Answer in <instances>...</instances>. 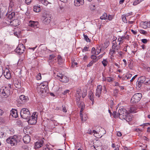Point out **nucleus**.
Instances as JSON below:
<instances>
[{
    "label": "nucleus",
    "instance_id": "603ef678",
    "mask_svg": "<svg viewBox=\"0 0 150 150\" xmlns=\"http://www.w3.org/2000/svg\"><path fill=\"white\" fill-rule=\"evenodd\" d=\"M95 62L93 61H91L90 63L87 65V67H90L93 65L95 63Z\"/></svg>",
    "mask_w": 150,
    "mask_h": 150
},
{
    "label": "nucleus",
    "instance_id": "b1692460",
    "mask_svg": "<svg viewBox=\"0 0 150 150\" xmlns=\"http://www.w3.org/2000/svg\"><path fill=\"white\" fill-rule=\"evenodd\" d=\"M4 75L5 78L7 79H10L11 77V74L8 71H7L6 72H4Z\"/></svg>",
    "mask_w": 150,
    "mask_h": 150
},
{
    "label": "nucleus",
    "instance_id": "c85d7f7f",
    "mask_svg": "<svg viewBox=\"0 0 150 150\" xmlns=\"http://www.w3.org/2000/svg\"><path fill=\"white\" fill-rule=\"evenodd\" d=\"M76 97V101L77 103V104L78 105L79 107H80V105H81V104L83 103L82 102H80V99L81 97Z\"/></svg>",
    "mask_w": 150,
    "mask_h": 150
},
{
    "label": "nucleus",
    "instance_id": "473e14b6",
    "mask_svg": "<svg viewBox=\"0 0 150 150\" xmlns=\"http://www.w3.org/2000/svg\"><path fill=\"white\" fill-rule=\"evenodd\" d=\"M138 80L141 82V83H144L146 80V77L144 76H142L139 77L138 79Z\"/></svg>",
    "mask_w": 150,
    "mask_h": 150
},
{
    "label": "nucleus",
    "instance_id": "f8f14e48",
    "mask_svg": "<svg viewBox=\"0 0 150 150\" xmlns=\"http://www.w3.org/2000/svg\"><path fill=\"white\" fill-rule=\"evenodd\" d=\"M102 89V86L101 85H98L97 86L96 96L99 98L100 96Z\"/></svg>",
    "mask_w": 150,
    "mask_h": 150
},
{
    "label": "nucleus",
    "instance_id": "c9c22d12",
    "mask_svg": "<svg viewBox=\"0 0 150 150\" xmlns=\"http://www.w3.org/2000/svg\"><path fill=\"white\" fill-rule=\"evenodd\" d=\"M110 44L109 42L108 41L106 40L104 43L103 46V49H106L109 45Z\"/></svg>",
    "mask_w": 150,
    "mask_h": 150
},
{
    "label": "nucleus",
    "instance_id": "1a4fd4ad",
    "mask_svg": "<svg viewBox=\"0 0 150 150\" xmlns=\"http://www.w3.org/2000/svg\"><path fill=\"white\" fill-rule=\"evenodd\" d=\"M57 76L59 78V79L60 81L63 83H67L69 81V78L62 74H58Z\"/></svg>",
    "mask_w": 150,
    "mask_h": 150
},
{
    "label": "nucleus",
    "instance_id": "3c124183",
    "mask_svg": "<svg viewBox=\"0 0 150 150\" xmlns=\"http://www.w3.org/2000/svg\"><path fill=\"white\" fill-rule=\"evenodd\" d=\"M141 2L140 0H136L133 2V5L135 6L137 4H139Z\"/></svg>",
    "mask_w": 150,
    "mask_h": 150
},
{
    "label": "nucleus",
    "instance_id": "4c0bfd02",
    "mask_svg": "<svg viewBox=\"0 0 150 150\" xmlns=\"http://www.w3.org/2000/svg\"><path fill=\"white\" fill-rule=\"evenodd\" d=\"M114 80V78L111 77H107V81L109 82H112Z\"/></svg>",
    "mask_w": 150,
    "mask_h": 150
},
{
    "label": "nucleus",
    "instance_id": "4d7b16f0",
    "mask_svg": "<svg viewBox=\"0 0 150 150\" xmlns=\"http://www.w3.org/2000/svg\"><path fill=\"white\" fill-rule=\"evenodd\" d=\"M3 70L2 68L0 67V78L2 76L3 73Z\"/></svg>",
    "mask_w": 150,
    "mask_h": 150
},
{
    "label": "nucleus",
    "instance_id": "e433bc0d",
    "mask_svg": "<svg viewBox=\"0 0 150 150\" xmlns=\"http://www.w3.org/2000/svg\"><path fill=\"white\" fill-rule=\"evenodd\" d=\"M6 133H4L2 130H0V138H2L5 137Z\"/></svg>",
    "mask_w": 150,
    "mask_h": 150
},
{
    "label": "nucleus",
    "instance_id": "a211bd4d",
    "mask_svg": "<svg viewBox=\"0 0 150 150\" xmlns=\"http://www.w3.org/2000/svg\"><path fill=\"white\" fill-rule=\"evenodd\" d=\"M80 107L81 108L80 111V117L81 120H83V115L82 114L84 108L85 107V105L84 103L81 104V105H80Z\"/></svg>",
    "mask_w": 150,
    "mask_h": 150
},
{
    "label": "nucleus",
    "instance_id": "dca6fc26",
    "mask_svg": "<svg viewBox=\"0 0 150 150\" xmlns=\"http://www.w3.org/2000/svg\"><path fill=\"white\" fill-rule=\"evenodd\" d=\"M120 48H116L112 47V49H110L109 52V54L111 56H113V54H116V52H118V50Z\"/></svg>",
    "mask_w": 150,
    "mask_h": 150
},
{
    "label": "nucleus",
    "instance_id": "c756f323",
    "mask_svg": "<svg viewBox=\"0 0 150 150\" xmlns=\"http://www.w3.org/2000/svg\"><path fill=\"white\" fill-rule=\"evenodd\" d=\"M108 18L107 14L106 13H104L100 17V18L102 20H106Z\"/></svg>",
    "mask_w": 150,
    "mask_h": 150
},
{
    "label": "nucleus",
    "instance_id": "5fc2aeb1",
    "mask_svg": "<svg viewBox=\"0 0 150 150\" xmlns=\"http://www.w3.org/2000/svg\"><path fill=\"white\" fill-rule=\"evenodd\" d=\"M36 78L37 80H40L41 79V75L40 73H39L36 76Z\"/></svg>",
    "mask_w": 150,
    "mask_h": 150
},
{
    "label": "nucleus",
    "instance_id": "de8ad7c7",
    "mask_svg": "<svg viewBox=\"0 0 150 150\" xmlns=\"http://www.w3.org/2000/svg\"><path fill=\"white\" fill-rule=\"evenodd\" d=\"M96 51L95 48L93 47L92 49L91 53L93 54L96 55Z\"/></svg>",
    "mask_w": 150,
    "mask_h": 150
},
{
    "label": "nucleus",
    "instance_id": "423d86ee",
    "mask_svg": "<svg viewBox=\"0 0 150 150\" xmlns=\"http://www.w3.org/2000/svg\"><path fill=\"white\" fill-rule=\"evenodd\" d=\"M50 15L46 13H43L41 19L43 23L45 24H48L51 21Z\"/></svg>",
    "mask_w": 150,
    "mask_h": 150
},
{
    "label": "nucleus",
    "instance_id": "9d476101",
    "mask_svg": "<svg viewBox=\"0 0 150 150\" xmlns=\"http://www.w3.org/2000/svg\"><path fill=\"white\" fill-rule=\"evenodd\" d=\"M45 83V84H44V83L41 84L40 85L37 87V90L38 91L40 92V89H43L44 90L43 91V92L44 93L46 91V90L47 89V83Z\"/></svg>",
    "mask_w": 150,
    "mask_h": 150
},
{
    "label": "nucleus",
    "instance_id": "6ab92c4d",
    "mask_svg": "<svg viewBox=\"0 0 150 150\" xmlns=\"http://www.w3.org/2000/svg\"><path fill=\"white\" fill-rule=\"evenodd\" d=\"M11 114L13 117L15 118L18 116V112L16 110L12 109L11 111Z\"/></svg>",
    "mask_w": 150,
    "mask_h": 150
},
{
    "label": "nucleus",
    "instance_id": "6e6d98bb",
    "mask_svg": "<svg viewBox=\"0 0 150 150\" xmlns=\"http://www.w3.org/2000/svg\"><path fill=\"white\" fill-rule=\"evenodd\" d=\"M144 83L146 85L150 84V79H146Z\"/></svg>",
    "mask_w": 150,
    "mask_h": 150
},
{
    "label": "nucleus",
    "instance_id": "f3484780",
    "mask_svg": "<svg viewBox=\"0 0 150 150\" xmlns=\"http://www.w3.org/2000/svg\"><path fill=\"white\" fill-rule=\"evenodd\" d=\"M84 3L83 0H74V4L76 6H79Z\"/></svg>",
    "mask_w": 150,
    "mask_h": 150
},
{
    "label": "nucleus",
    "instance_id": "ddd939ff",
    "mask_svg": "<svg viewBox=\"0 0 150 150\" xmlns=\"http://www.w3.org/2000/svg\"><path fill=\"white\" fill-rule=\"evenodd\" d=\"M43 141L41 140L35 142V149L41 147L43 145Z\"/></svg>",
    "mask_w": 150,
    "mask_h": 150
},
{
    "label": "nucleus",
    "instance_id": "8fccbe9b",
    "mask_svg": "<svg viewBox=\"0 0 150 150\" xmlns=\"http://www.w3.org/2000/svg\"><path fill=\"white\" fill-rule=\"evenodd\" d=\"M93 146H94V148H95L96 150H100V146H99L96 145H95Z\"/></svg>",
    "mask_w": 150,
    "mask_h": 150
},
{
    "label": "nucleus",
    "instance_id": "052dcab7",
    "mask_svg": "<svg viewBox=\"0 0 150 150\" xmlns=\"http://www.w3.org/2000/svg\"><path fill=\"white\" fill-rule=\"evenodd\" d=\"M101 50V48H100V49H99V48H98V49H96V55H97L98 54L100 53Z\"/></svg>",
    "mask_w": 150,
    "mask_h": 150
},
{
    "label": "nucleus",
    "instance_id": "aec40b11",
    "mask_svg": "<svg viewBox=\"0 0 150 150\" xmlns=\"http://www.w3.org/2000/svg\"><path fill=\"white\" fill-rule=\"evenodd\" d=\"M82 95V91L81 88L79 87L77 89L76 94V97H81Z\"/></svg>",
    "mask_w": 150,
    "mask_h": 150
},
{
    "label": "nucleus",
    "instance_id": "c03bdc74",
    "mask_svg": "<svg viewBox=\"0 0 150 150\" xmlns=\"http://www.w3.org/2000/svg\"><path fill=\"white\" fill-rule=\"evenodd\" d=\"M83 36L84 37V38L85 40L87 42H90V40L88 37V36L87 35H85L83 34Z\"/></svg>",
    "mask_w": 150,
    "mask_h": 150
},
{
    "label": "nucleus",
    "instance_id": "cd10ccee",
    "mask_svg": "<svg viewBox=\"0 0 150 150\" xmlns=\"http://www.w3.org/2000/svg\"><path fill=\"white\" fill-rule=\"evenodd\" d=\"M95 54H93L91 56V58L92 59V61H93L95 63L97 62L98 60L97 57L95 55Z\"/></svg>",
    "mask_w": 150,
    "mask_h": 150
},
{
    "label": "nucleus",
    "instance_id": "09e8293b",
    "mask_svg": "<svg viewBox=\"0 0 150 150\" xmlns=\"http://www.w3.org/2000/svg\"><path fill=\"white\" fill-rule=\"evenodd\" d=\"M55 57V56L54 55L52 54L50 55L49 57V61H50V60L53 59Z\"/></svg>",
    "mask_w": 150,
    "mask_h": 150
},
{
    "label": "nucleus",
    "instance_id": "6e6552de",
    "mask_svg": "<svg viewBox=\"0 0 150 150\" xmlns=\"http://www.w3.org/2000/svg\"><path fill=\"white\" fill-rule=\"evenodd\" d=\"M1 90V95L5 98L8 97L10 94V91L8 87H4Z\"/></svg>",
    "mask_w": 150,
    "mask_h": 150
},
{
    "label": "nucleus",
    "instance_id": "f257e3e1",
    "mask_svg": "<svg viewBox=\"0 0 150 150\" xmlns=\"http://www.w3.org/2000/svg\"><path fill=\"white\" fill-rule=\"evenodd\" d=\"M18 137L14 135L9 137L6 139V142L11 146H15L17 144L18 142Z\"/></svg>",
    "mask_w": 150,
    "mask_h": 150
},
{
    "label": "nucleus",
    "instance_id": "ea45409f",
    "mask_svg": "<svg viewBox=\"0 0 150 150\" xmlns=\"http://www.w3.org/2000/svg\"><path fill=\"white\" fill-rule=\"evenodd\" d=\"M41 91L40 92L39 91H38V93H39L40 95H41L42 96H45L47 94L46 91H45V92H43V91L44 90L43 89H40Z\"/></svg>",
    "mask_w": 150,
    "mask_h": 150
},
{
    "label": "nucleus",
    "instance_id": "a18cd8bd",
    "mask_svg": "<svg viewBox=\"0 0 150 150\" xmlns=\"http://www.w3.org/2000/svg\"><path fill=\"white\" fill-rule=\"evenodd\" d=\"M114 117L115 118H117L119 117V114L118 112H114Z\"/></svg>",
    "mask_w": 150,
    "mask_h": 150
},
{
    "label": "nucleus",
    "instance_id": "7c9ffc66",
    "mask_svg": "<svg viewBox=\"0 0 150 150\" xmlns=\"http://www.w3.org/2000/svg\"><path fill=\"white\" fill-rule=\"evenodd\" d=\"M19 99L23 103L25 102L27 100V99L25 98V96L23 95H21L20 96Z\"/></svg>",
    "mask_w": 150,
    "mask_h": 150
},
{
    "label": "nucleus",
    "instance_id": "f03ea898",
    "mask_svg": "<svg viewBox=\"0 0 150 150\" xmlns=\"http://www.w3.org/2000/svg\"><path fill=\"white\" fill-rule=\"evenodd\" d=\"M20 115L22 118L25 119L28 118L30 115L29 110L25 108H23L21 110Z\"/></svg>",
    "mask_w": 150,
    "mask_h": 150
},
{
    "label": "nucleus",
    "instance_id": "864d4df0",
    "mask_svg": "<svg viewBox=\"0 0 150 150\" xmlns=\"http://www.w3.org/2000/svg\"><path fill=\"white\" fill-rule=\"evenodd\" d=\"M122 18L123 21L125 23H127V20L126 18V17L125 16H122Z\"/></svg>",
    "mask_w": 150,
    "mask_h": 150
},
{
    "label": "nucleus",
    "instance_id": "bb28decb",
    "mask_svg": "<svg viewBox=\"0 0 150 150\" xmlns=\"http://www.w3.org/2000/svg\"><path fill=\"white\" fill-rule=\"evenodd\" d=\"M147 22H142L140 23L141 26L143 28H147Z\"/></svg>",
    "mask_w": 150,
    "mask_h": 150
},
{
    "label": "nucleus",
    "instance_id": "338daca9",
    "mask_svg": "<svg viewBox=\"0 0 150 150\" xmlns=\"http://www.w3.org/2000/svg\"><path fill=\"white\" fill-rule=\"evenodd\" d=\"M142 41L144 43H146L147 42L148 40L146 39H144L142 40Z\"/></svg>",
    "mask_w": 150,
    "mask_h": 150
},
{
    "label": "nucleus",
    "instance_id": "49530a36",
    "mask_svg": "<svg viewBox=\"0 0 150 150\" xmlns=\"http://www.w3.org/2000/svg\"><path fill=\"white\" fill-rule=\"evenodd\" d=\"M139 32L141 33L144 35H146L147 33L146 31H145L143 30H139Z\"/></svg>",
    "mask_w": 150,
    "mask_h": 150
},
{
    "label": "nucleus",
    "instance_id": "69168bd1",
    "mask_svg": "<svg viewBox=\"0 0 150 150\" xmlns=\"http://www.w3.org/2000/svg\"><path fill=\"white\" fill-rule=\"evenodd\" d=\"M86 94H87V91H85L84 92H83V93H82V97L83 98H84L86 96Z\"/></svg>",
    "mask_w": 150,
    "mask_h": 150
},
{
    "label": "nucleus",
    "instance_id": "a19ab883",
    "mask_svg": "<svg viewBox=\"0 0 150 150\" xmlns=\"http://www.w3.org/2000/svg\"><path fill=\"white\" fill-rule=\"evenodd\" d=\"M136 108L134 107H131L130 108V112L131 113H135L136 112L135 110Z\"/></svg>",
    "mask_w": 150,
    "mask_h": 150
},
{
    "label": "nucleus",
    "instance_id": "9b49d317",
    "mask_svg": "<svg viewBox=\"0 0 150 150\" xmlns=\"http://www.w3.org/2000/svg\"><path fill=\"white\" fill-rule=\"evenodd\" d=\"M28 26L31 27L35 28H38V21H30L28 23Z\"/></svg>",
    "mask_w": 150,
    "mask_h": 150
},
{
    "label": "nucleus",
    "instance_id": "f704fd0d",
    "mask_svg": "<svg viewBox=\"0 0 150 150\" xmlns=\"http://www.w3.org/2000/svg\"><path fill=\"white\" fill-rule=\"evenodd\" d=\"M118 38L117 40L119 42H123V40L125 39L126 38V37L125 36H123L121 37L120 36H118Z\"/></svg>",
    "mask_w": 150,
    "mask_h": 150
},
{
    "label": "nucleus",
    "instance_id": "58836bf2",
    "mask_svg": "<svg viewBox=\"0 0 150 150\" xmlns=\"http://www.w3.org/2000/svg\"><path fill=\"white\" fill-rule=\"evenodd\" d=\"M107 59H103L102 62V64L103 65L104 67H106L108 64V62L107 61Z\"/></svg>",
    "mask_w": 150,
    "mask_h": 150
},
{
    "label": "nucleus",
    "instance_id": "2eb2a0df",
    "mask_svg": "<svg viewBox=\"0 0 150 150\" xmlns=\"http://www.w3.org/2000/svg\"><path fill=\"white\" fill-rule=\"evenodd\" d=\"M10 25L16 27L19 25V20L18 19H15L13 20L12 21H9Z\"/></svg>",
    "mask_w": 150,
    "mask_h": 150
},
{
    "label": "nucleus",
    "instance_id": "393cba45",
    "mask_svg": "<svg viewBox=\"0 0 150 150\" xmlns=\"http://www.w3.org/2000/svg\"><path fill=\"white\" fill-rule=\"evenodd\" d=\"M88 97L92 101V103H93L94 102L93 94V92L91 91L89 92L88 95Z\"/></svg>",
    "mask_w": 150,
    "mask_h": 150
},
{
    "label": "nucleus",
    "instance_id": "13d9d810",
    "mask_svg": "<svg viewBox=\"0 0 150 150\" xmlns=\"http://www.w3.org/2000/svg\"><path fill=\"white\" fill-rule=\"evenodd\" d=\"M132 76V75L130 74H127V75H126L125 76L127 78V79H128L130 78Z\"/></svg>",
    "mask_w": 150,
    "mask_h": 150
},
{
    "label": "nucleus",
    "instance_id": "5701e85b",
    "mask_svg": "<svg viewBox=\"0 0 150 150\" xmlns=\"http://www.w3.org/2000/svg\"><path fill=\"white\" fill-rule=\"evenodd\" d=\"M15 15V12H11L10 13L8 14V18L10 20H11L12 19H13L14 18Z\"/></svg>",
    "mask_w": 150,
    "mask_h": 150
},
{
    "label": "nucleus",
    "instance_id": "680f3d73",
    "mask_svg": "<svg viewBox=\"0 0 150 150\" xmlns=\"http://www.w3.org/2000/svg\"><path fill=\"white\" fill-rule=\"evenodd\" d=\"M77 64V63L76 62H75L74 61H73L71 63V66L73 67H75V65H76Z\"/></svg>",
    "mask_w": 150,
    "mask_h": 150
},
{
    "label": "nucleus",
    "instance_id": "a878e982",
    "mask_svg": "<svg viewBox=\"0 0 150 150\" xmlns=\"http://www.w3.org/2000/svg\"><path fill=\"white\" fill-rule=\"evenodd\" d=\"M33 11L35 12H39L40 11V6H35L33 7Z\"/></svg>",
    "mask_w": 150,
    "mask_h": 150
},
{
    "label": "nucleus",
    "instance_id": "7ed1b4c3",
    "mask_svg": "<svg viewBox=\"0 0 150 150\" xmlns=\"http://www.w3.org/2000/svg\"><path fill=\"white\" fill-rule=\"evenodd\" d=\"M142 94L140 93H137L134 94L132 98L131 102L132 103H137L140 100L142 97Z\"/></svg>",
    "mask_w": 150,
    "mask_h": 150
},
{
    "label": "nucleus",
    "instance_id": "e2e57ef3",
    "mask_svg": "<svg viewBox=\"0 0 150 150\" xmlns=\"http://www.w3.org/2000/svg\"><path fill=\"white\" fill-rule=\"evenodd\" d=\"M88 47H85L82 50V52H84L86 51H88Z\"/></svg>",
    "mask_w": 150,
    "mask_h": 150
},
{
    "label": "nucleus",
    "instance_id": "39448f33",
    "mask_svg": "<svg viewBox=\"0 0 150 150\" xmlns=\"http://www.w3.org/2000/svg\"><path fill=\"white\" fill-rule=\"evenodd\" d=\"M36 112L33 113L31 117H30L29 120L28 121V123L30 125H34L36 123L37 115H36Z\"/></svg>",
    "mask_w": 150,
    "mask_h": 150
},
{
    "label": "nucleus",
    "instance_id": "774afa93",
    "mask_svg": "<svg viewBox=\"0 0 150 150\" xmlns=\"http://www.w3.org/2000/svg\"><path fill=\"white\" fill-rule=\"evenodd\" d=\"M62 107L63 111L65 112H67V110L66 107L64 106H62Z\"/></svg>",
    "mask_w": 150,
    "mask_h": 150
},
{
    "label": "nucleus",
    "instance_id": "0eeeda50",
    "mask_svg": "<svg viewBox=\"0 0 150 150\" xmlns=\"http://www.w3.org/2000/svg\"><path fill=\"white\" fill-rule=\"evenodd\" d=\"M25 50V47L22 44H19L15 51L17 54L21 55L23 53Z\"/></svg>",
    "mask_w": 150,
    "mask_h": 150
},
{
    "label": "nucleus",
    "instance_id": "412c9836",
    "mask_svg": "<svg viewBox=\"0 0 150 150\" xmlns=\"http://www.w3.org/2000/svg\"><path fill=\"white\" fill-rule=\"evenodd\" d=\"M112 47H115L116 48H120V46L119 45H117V42L116 40H113L112 42Z\"/></svg>",
    "mask_w": 150,
    "mask_h": 150
},
{
    "label": "nucleus",
    "instance_id": "0e129e2a",
    "mask_svg": "<svg viewBox=\"0 0 150 150\" xmlns=\"http://www.w3.org/2000/svg\"><path fill=\"white\" fill-rule=\"evenodd\" d=\"M70 91L69 90H66L65 91H64L62 93L64 95H66V94L67 93H69V92Z\"/></svg>",
    "mask_w": 150,
    "mask_h": 150
},
{
    "label": "nucleus",
    "instance_id": "37998d69",
    "mask_svg": "<svg viewBox=\"0 0 150 150\" xmlns=\"http://www.w3.org/2000/svg\"><path fill=\"white\" fill-rule=\"evenodd\" d=\"M9 8H12L14 5V2L13 0H10Z\"/></svg>",
    "mask_w": 150,
    "mask_h": 150
},
{
    "label": "nucleus",
    "instance_id": "72a5a7b5",
    "mask_svg": "<svg viewBox=\"0 0 150 150\" xmlns=\"http://www.w3.org/2000/svg\"><path fill=\"white\" fill-rule=\"evenodd\" d=\"M143 83H141V82L138 80L137 81L136 86L138 88H139L142 86Z\"/></svg>",
    "mask_w": 150,
    "mask_h": 150
},
{
    "label": "nucleus",
    "instance_id": "2f4dec72",
    "mask_svg": "<svg viewBox=\"0 0 150 150\" xmlns=\"http://www.w3.org/2000/svg\"><path fill=\"white\" fill-rule=\"evenodd\" d=\"M124 119L127 122H129L132 120V116L129 115L128 114V115H127L126 118H124Z\"/></svg>",
    "mask_w": 150,
    "mask_h": 150
},
{
    "label": "nucleus",
    "instance_id": "79ce46f5",
    "mask_svg": "<svg viewBox=\"0 0 150 150\" xmlns=\"http://www.w3.org/2000/svg\"><path fill=\"white\" fill-rule=\"evenodd\" d=\"M40 1L41 3L43 4L45 6H46L47 5L48 1L46 0H38Z\"/></svg>",
    "mask_w": 150,
    "mask_h": 150
},
{
    "label": "nucleus",
    "instance_id": "4468645a",
    "mask_svg": "<svg viewBox=\"0 0 150 150\" xmlns=\"http://www.w3.org/2000/svg\"><path fill=\"white\" fill-rule=\"evenodd\" d=\"M30 137L28 135H25L23 138V141L25 144L29 143L30 142Z\"/></svg>",
    "mask_w": 150,
    "mask_h": 150
},
{
    "label": "nucleus",
    "instance_id": "bf43d9fd",
    "mask_svg": "<svg viewBox=\"0 0 150 150\" xmlns=\"http://www.w3.org/2000/svg\"><path fill=\"white\" fill-rule=\"evenodd\" d=\"M113 17L112 15H109L108 17V19L109 21H111L112 20L113 18Z\"/></svg>",
    "mask_w": 150,
    "mask_h": 150
},
{
    "label": "nucleus",
    "instance_id": "20e7f679",
    "mask_svg": "<svg viewBox=\"0 0 150 150\" xmlns=\"http://www.w3.org/2000/svg\"><path fill=\"white\" fill-rule=\"evenodd\" d=\"M119 114V118L121 119L126 118V116L128 115V113L127 112L126 109L121 108L119 109L118 111Z\"/></svg>",
    "mask_w": 150,
    "mask_h": 150
},
{
    "label": "nucleus",
    "instance_id": "4be33fe9",
    "mask_svg": "<svg viewBox=\"0 0 150 150\" xmlns=\"http://www.w3.org/2000/svg\"><path fill=\"white\" fill-rule=\"evenodd\" d=\"M57 59L58 64L61 65L63 64L64 61L62 59V58L61 56L58 55Z\"/></svg>",
    "mask_w": 150,
    "mask_h": 150
}]
</instances>
